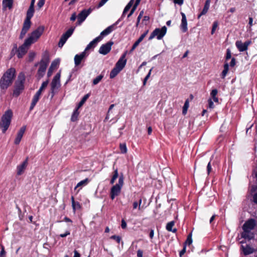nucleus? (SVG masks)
Instances as JSON below:
<instances>
[{
  "label": "nucleus",
  "mask_w": 257,
  "mask_h": 257,
  "mask_svg": "<svg viewBox=\"0 0 257 257\" xmlns=\"http://www.w3.org/2000/svg\"><path fill=\"white\" fill-rule=\"evenodd\" d=\"M118 177V170H117V169H115L114 170L113 174L112 176V178L116 180Z\"/></svg>",
  "instance_id": "55"
},
{
  "label": "nucleus",
  "mask_w": 257,
  "mask_h": 257,
  "mask_svg": "<svg viewBox=\"0 0 257 257\" xmlns=\"http://www.w3.org/2000/svg\"><path fill=\"white\" fill-rule=\"evenodd\" d=\"M186 246H185V245H183V249L179 252V256L180 257H182V256L184 255V254L186 252Z\"/></svg>",
  "instance_id": "52"
},
{
  "label": "nucleus",
  "mask_w": 257,
  "mask_h": 257,
  "mask_svg": "<svg viewBox=\"0 0 257 257\" xmlns=\"http://www.w3.org/2000/svg\"><path fill=\"white\" fill-rule=\"evenodd\" d=\"M217 93H218V90L217 89H213L211 93H210V95L212 97H215L216 96L217 94Z\"/></svg>",
  "instance_id": "53"
},
{
  "label": "nucleus",
  "mask_w": 257,
  "mask_h": 257,
  "mask_svg": "<svg viewBox=\"0 0 257 257\" xmlns=\"http://www.w3.org/2000/svg\"><path fill=\"white\" fill-rule=\"evenodd\" d=\"M88 182H89V180L88 178H86L85 179L81 181L77 184V185L75 186L74 189L76 190L78 187H79L80 186L86 185L88 183Z\"/></svg>",
  "instance_id": "34"
},
{
  "label": "nucleus",
  "mask_w": 257,
  "mask_h": 257,
  "mask_svg": "<svg viewBox=\"0 0 257 257\" xmlns=\"http://www.w3.org/2000/svg\"><path fill=\"white\" fill-rule=\"evenodd\" d=\"M108 0H101L99 3L97 8H100L102 7Z\"/></svg>",
  "instance_id": "56"
},
{
  "label": "nucleus",
  "mask_w": 257,
  "mask_h": 257,
  "mask_svg": "<svg viewBox=\"0 0 257 257\" xmlns=\"http://www.w3.org/2000/svg\"><path fill=\"white\" fill-rule=\"evenodd\" d=\"M208 107L210 108H213L214 107V103L211 99H208Z\"/></svg>",
  "instance_id": "58"
},
{
  "label": "nucleus",
  "mask_w": 257,
  "mask_h": 257,
  "mask_svg": "<svg viewBox=\"0 0 257 257\" xmlns=\"http://www.w3.org/2000/svg\"><path fill=\"white\" fill-rule=\"evenodd\" d=\"M111 239L115 240L117 243H119L121 240V237L119 236L113 235H112L110 237Z\"/></svg>",
  "instance_id": "45"
},
{
  "label": "nucleus",
  "mask_w": 257,
  "mask_h": 257,
  "mask_svg": "<svg viewBox=\"0 0 257 257\" xmlns=\"http://www.w3.org/2000/svg\"><path fill=\"white\" fill-rule=\"evenodd\" d=\"M229 69V65L227 63L224 65V69L222 72V77L223 78L226 75Z\"/></svg>",
  "instance_id": "36"
},
{
  "label": "nucleus",
  "mask_w": 257,
  "mask_h": 257,
  "mask_svg": "<svg viewBox=\"0 0 257 257\" xmlns=\"http://www.w3.org/2000/svg\"><path fill=\"white\" fill-rule=\"evenodd\" d=\"M189 100L188 99H186L185 100V103L184 104V106L183 107V110H182V113L185 115L187 113V109L189 107Z\"/></svg>",
  "instance_id": "35"
},
{
  "label": "nucleus",
  "mask_w": 257,
  "mask_h": 257,
  "mask_svg": "<svg viewBox=\"0 0 257 257\" xmlns=\"http://www.w3.org/2000/svg\"><path fill=\"white\" fill-rule=\"evenodd\" d=\"M89 96H90V94L89 93H87V94H85L82 97V98L81 99L80 101L78 103V104H77V107L78 108H79L80 107H81L83 105V104L85 102L86 100L89 98Z\"/></svg>",
  "instance_id": "30"
},
{
  "label": "nucleus",
  "mask_w": 257,
  "mask_h": 257,
  "mask_svg": "<svg viewBox=\"0 0 257 257\" xmlns=\"http://www.w3.org/2000/svg\"><path fill=\"white\" fill-rule=\"evenodd\" d=\"M60 75H61L60 71H59L55 75V76H54V77L52 80H60Z\"/></svg>",
  "instance_id": "57"
},
{
  "label": "nucleus",
  "mask_w": 257,
  "mask_h": 257,
  "mask_svg": "<svg viewBox=\"0 0 257 257\" xmlns=\"http://www.w3.org/2000/svg\"><path fill=\"white\" fill-rule=\"evenodd\" d=\"M35 12L34 8L29 7L26 15V18L25 20V22L31 23V19L33 17Z\"/></svg>",
  "instance_id": "23"
},
{
  "label": "nucleus",
  "mask_w": 257,
  "mask_h": 257,
  "mask_svg": "<svg viewBox=\"0 0 257 257\" xmlns=\"http://www.w3.org/2000/svg\"><path fill=\"white\" fill-rule=\"evenodd\" d=\"M235 45L238 50L240 52H243L246 51L247 49L246 48V45L244 43H243L240 41H237L235 42Z\"/></svg>",
  "instance_id": "25"
},
{
  "label": "nucleus",
  "mask_w": 257,
  "mask_h": 257,
  "mask_svg": "<svg viewBox=\"0 0 257 257\" xmlns=\"http://www.w3.org/2000/svg\"><path fill=\"white\" fill-rule=\"evenodd\" d=\"M92 10L89 8L87 10L84 9L82 10L77 16V25H80L85 21L87 16L91 13Z\"/></svg>",
  "instance_id": "10"
},
{
  "label": "nucleus",
  "mask_w": 257,
  "mask_h": 257,
  "mask_svg": "<svg viewBox=\"0 0 257 257\" xmlns=\"http://www.w3.org/2000/svg\"><path fill=\"white\" fill-rule=\"evenodd\" d=\"M79 108L76 107L73 111V112L71 115V120L73 122L76 121L78 119V116L79 114V112L78 111Z\"/></svg>",
  "instance_id": "28"
},
{
  "label": "nucleus",
  "mask_w": 257,
  "mask_h": 257,
  "mask_svg": "<svg viewBox=\"0 0 257 257\" xmlns=\"http://www.w3.org/2000/svg\"><path fill=\"white\" fill-rule=\"evenodd\" d=\"M120 150L121 153L124 154L127 152V148L125 144H120L119 146Z\"/></svg>",
  "instance_id": "38"
},
{
  "label": "nucleus",
  "mask_w": 257,
  "mask_h": 257,
  "mask_svg": "<svg viewBox=\"0 0 257 257\" xmlns=\"http://www.w3.org/2000/svg\"><path fill=\"white\" fill-rule=\"evenodd\" d=\"M13 0H3V9L5 10L7 8L9 9H11L13 7Z\"/></svg>",
  "instance_id": "26"
},
{
  "label": "nucleus",
  "mask_w": 257,
  "mask_h": 257,
  "mask_svg": "<svg viewBox=\"0 0 257 257\" xmlns=\"http://www.w3.org/2000/svg\"><path fill=\"white\" fill-rule=\"evenodd\" d=\"M101 40V38L100 36H98L93 39L92 41H91L85 48L84 51L85 52H87V50L90 49L92 48H93L95 46L97 43L99 42Z\"/></svg>",
  "instance_id": "22"
},
{
  "label": "nucleus",
  "mask_w": 257,
  "mask_h": 257,
  "mask_svg": "<svg viewBox=\"0 0 257 257\" xmlns=\"http://www.w3.org/2000/svg\"><path fill=\"white\" fill-rule=\"evenodd\" d=\"M131 7L129 6V5H128L127 4V5L125 7V8L123 10V13H122V14L121 16V18H123L124 16V15L125 14V13L129 11V10L131 9Z\"/></svg>",
  "instance_id": "49"
},
{
  "label": "nucleus",
  "mask_w": 257,
  "mask_h": 257,
  "mask_svg": "<svg viewBox=\"0 0 257 257\" xmlns=\"http://www.w3.org/2000/svg\"><path fill=\"white\" fill-rule=\"evenodd\" d=\"M35 55H36V54L35 52H30L29 54V56H28L29 61L30 62L34 60V59L35 57Z\"/></svg>",
  "instance_id": "44"
},
{
  "label": "nucleus",
  "mask_w": 257,
  "mask_h": 257,
  "mask_svg": "<svg viewBox=\"0 0 257 257\" xmlns=\"http://www.w3.org/2000/svg\"><path fill=\"white\" fill-rule=\"evenodd\" d=\"M136 8H137V7H136L135 6H133V8L131 10V12H130L128 15H127V17L128 18L130 17L134 14V13L135 11Z\"/></svg>",
  "instance_id": "59"
},
{
  "label": "nucleus",
  "mask_w": 257,
  "mask_h": 257,
  "mask_svg": "<svg viewBox=\"0 0 257 257\" xmlns=\"http://www.w3.org/2000/svg\"><path fill=\"white\" fill-rule=\"evenodd\" d=\"M18 80H25V75L24 72H21L19 73Z\"/></svg>",
  "instance_id": "47"
},
{
  "label": "nucleus",
  "mask_w": 257,
  "mask_h": 257,
  "mask_svg": "<svg viewBox=\"0 0 257 257\" xmlns=\"http://www.w3.org/2000/svg\"><path fill=\"white\" fill-rule=\"evenodd\" d=\"M143 37H140L135 42V43L133 44L132 49L131 50V52H133L136 47L139 45V44L143 40Z\"/></svg>",
  "instance_id": "31"
},
{
  "label": "nucleus",
  "mask_w": 257,
  "mask_h": 257,
  "mask_svg": "<svg viewBox=\"0 0 257 257\" xmlns=\"http://www.w3.org/2000/svg\"><path fill=\"white\" fill-rule=\"evenodd\" d=\"M211 171H212V167H211V163H210V161L208 163L207 166V174L209 175V174L211 172Z\"/></svg>",
  "instance_id": "51"
},
{
  "label": "nucleus",
  "mask_w": 257,
  "mask_h": 257,
  "mask_svg": "<svg viewBox=\"0 0 257 257\" xmlns=\"http://www.w3.org/2000/svg\"><path fill=\"white\" fill-rule=\"evenodd\" d=\"M240 249L242 251L244 255L250 254L255 251V250L253 248L251 247L248 244H247L246 246H244L243 245H241Z\"/></svg>",
  "instance_id": "21"
},
{
  "label": "nucleus",
  "mask_w": 257,
  "mask_h": 257,
  "mask_svg": "<svg viewBox=\"0 0 257 257\" xmlns=\"http://www.w3.org/2000/svg\"><path fill=\"white\" fill-rule=\"evenodd\" d=\"M126 52L124 53L121 57L116 62L115 67L118 69V70L121 71L125 66L126 63V59H125Z\"/></svg>",
  "instance_id": "15"
},
{
  "label": "nucleus",
  "mask_w": 257,
  "mask_h": 257,
  "mask_svg": "<svg viewBox=\"0 0 257 257\" xmlns=\"http://www.w3.org/2000/svg\"><path fill=\"white\" fill-rule=\"evenodd\" d=\"M71 200L72 201V206L73 210L75 212L76 210V207L75 206V201L74 200V196H71Z\"/></svg>",
  "instance_id": "48"
},
{
  "label": "nucleus",
  "mask_w": 257,
  "mask_h": 257,
  "mask_svg": "<svg viewBox=\"0 0 257 257\" xmlns=\"http://www.w3.org/2000/svg\"><path fill=\"white\" fill-rule=\"evenodd\" d=\"M28 160L29 158L27 157L26 159L19 165H18L17 167V175L18 176H20L22 175L24 172L25 169H26L28 164Z\"/></svg>",
  "instance_id": "14"
},
{
  "label": "nucleus",
  "mask_w": 257,
  "mask_h": 257,
  "mask_svg": "<svg viewBox=\"0 0 257 257\" xmlns=\"http://www.w3.org/2000/svg\"><path fill=\"white\" fill-rule=\"evenodd\" d=\"M31 45V44L26 39L25 40L24 44L20 46L19 48H17V45L15 44L14 45V48L12 51L11 54L14 55V50H15L18 52V57L19 58H21L26 54L29 47Z\"/></svg>",
  "instance_id": "4"
},
{
  "label": "nucleus",
  "mask_w": 257,
  "mask_h": 257,
  "mask_svg": "<svg viewBox=\"0 0 257 257\" xmlns=\"http://www.w3.org/2000/svg\"><path fill=\"white\" fill-rule=\"evenodd\" d=\"M13 81H0V87L2 90H6L12 84Z\"/></svg>",
  "instance_id": "29"
},
{
  "label": "nucleus",
  "mask_w": 257,
  "mask_h": 257,
  "mask_svg": "<svg viewBox=\"0 0 257 257\" xmlns=\"http://www.w3.org/2000/svg\"><path fill=\"white\" fill-rule=\"evenodd\" d=\"M217 27H218V23H217V22H216V21L214 22L213 24V25H212V30H211V34L212 35H213L214 33L216 28H217Z\"/></svg>",
  "instance_id": "43"
},
{
  "label": "nucleus",
  "mask_w": 257,
  "mask_h": 257,
  "mask_svg": "<svg viewBox=\"0 0 257 257\" xmlns=\"http://www.w3.org/2000/svg\"><path fill=\"white\" fill-rule=\"evenodd\" d=\"M24 81H16L13 95L14 97H18L24 89Z\"/></svg>",
  "instance_id": "9"
},
{
  "label": "nucleus",
  "mask_w": 257,
  "mask_h": 257,
  "mask_svg": "<svg viewBox=\"0 0 257 257\" xmlns=\"http://www.w3.org/2000/svg\"><path fill=\"white\" fill-rule=\"evenodd\" d=\"M88 54L85 51H83L79 54H77L74 57V63L75 66H78L81 62L83 58L87 56Z\"/></svg>",
  "instance_id": "17"
},
{
  "label": "nucleus",
  "mask_w": 257,
  "mask_h": 257,
  "mask_svg": "<svg viewBox=\"0 0 257 257\" xmlns=\"http://www.w3.org/2000/svg\"><path fill=\"white\" fill-rule=\"evenodd\" d=\"M210 0H206L205 1L204 8L200 14L198 15V19H199L202 16L205 15L207 13L210 7Z\"/></svg>",
  "instance_id": "24"
},
{
  "label": "nucleus",
  "mask_w": 257,
  "mask_h": 257,
  "mask_svg": "<svg viewBox=\"0 0 257 257\" xmlns=\"http://www.w3.org/2000/svg\"><path fill=\"white\" fill-rule=\"evenodd\" d=\"M31 23L25 22H24L23 28L19 37L20 39H23L25 37V35L29 30L31 27Z\"/></svg>",
  "instance_id": "19"
},
{
  "label": "nucleus",
  "mask_w": 257,
  "mask_h": 257,
  "mask_svg": "<svg viewBox=\"0 0 257 257\" xmlns=\"http://www.w3.org/2000/svg\"><path fill=\"white\" fill-rule=\"evenodd\" d=\"M16 70L14 68L8 69L4 74L1 80H13L15 77Z\"/></svg>",
  "instance_id": "11"
},
{
  "label": "nucleus",
  "mask_w": 257,
  "mask_h": 257,
  "mask_svg": "<svg viewBox=\"0 0 257 257\" xmlns=\"http://www.w3.org/2000/svg\"><path fill=\"white\" fill-rule=\"evenodd\" d=\"M241 237L244 239H247L248 240H251L254 238V235L253 233L249 232L246 233L245 232H243L241 233Z\"/></svg>",
  "instance_id": "27"
},
{
  "label": "nucleus",
  "mask_w": 257,
  "mask_h": 257,
  "mask_svg": "<svg viewBox=\"0 0 257 257\" xmlns=\"http://www.w3.org/2000/svg\"><path fill=\"white\" fill-rule=\"evenodd\" d=\"M192 232H190L187 236V238L185 241V242L183 243V245H185L186 246L187 245H190L192 243Z\"/></svg>",
  "instance_id": "32"
},
{
  "label": "nucleus",
  "mask_w": 257,
  "mask_h": 257,
  "mask_svg": "<svg viewBox=\"0 0 257 257\" xmlns=\"http://www.w3.org/2000/svg\"><path fill=\"white\" fill-rule=\"evenodd\" d=\"M75 28L72 27L70 28L65 33H64L59 40L58 43V46L60 48H62L64 44L67 41V39L72 35L74 31Z\"/></svg>",
  "instance_id": "7"
},
{
  "label": "nucleus",
  "mask_w": 257,
  "mask_h": 257,
  "mask_svg": "<svg viewBox=\"0 0 257 257\" xmlns=\"http://www.w3.org/2000/svg\"><path fill=\"white\" fill-rule=\"evenodd\" d=\"M70 234V232L68 230H67L66 231L65 233H63V234H60L59 235V236L61 237H66L67 235H69Z\"/></svg>",
  "instance_id": "62"
},
{
  "label": "nucleus",
  "mask_w": 257,
  "mask_h": 257,
  "mask_svg": "<svg viewBox=\"0 0 257 257\" xmlns=\"http://www.w3.org/2000/svg\"><path fill=\"white\" fill-rule=\"evenodd\" d=\"M58 64H59V61L58 60H55L52 62L50 67H51V69L56 70L57 68Z\"/></svg>",
  "instance_id": "40"
},
{
  "label": "nucleus",
  "mask_w": 257,
  "mask_h": 257,
  "mask_svg": "<svg viewBox=\"0 0 257 257\" xmlns=\"http://www.w3.org/2000/svg\"><path fill=\"white\" fill-rule=\"evenodd\" d=\"M41 95V93L37 91L32 99L31 105L30 107V110H32L35 106V105H36L37 103L38 102L40 99Z\"/></svg>",
  "instance_id": "20"
},
{
  "label": "nucleus",
  "mask_w": 257,
  "mask_h": 257,
  "mask_svg": "<svg viewBox=\"0 0 257 257\" xmlns=\"http://www.w3.org/2000/svg\"><path fill=\"white\" fill-rule=\"evenodd\" d=\"M49 81H43L40 88L38 90L42 93V91L47 87Z\"/></svg>",
  "instance_id": "39"
},
{
  "label": "nucleus",
  "mask_w": 257,
  "mask_h": 257,
  "mask_svg": "<svg viewBox=\"0 0 257 257\" xmlns=\"http://www.w3.org/2000/svg\"><path fill=\"white\" fill-rule=\"evenodd\" d=\"M123 180L124 177L123 175L121 174L119 177L118 183L113 185L111 187L110 189V198L112 200H113L116 196H118L120 194L121 188L123 185Z\"/></svg>",
  "instance_id": "3"
},
{
  "label": "nucleus",
  "mask_w": 257,
  "mask_h": 257,
  "mask_svg": "<svg viewBox=\"0 0 257 257\" xmlns=\"http://www.w3.org/2000/svg\"><path fill=\"white\" fill-rule=\"evenodd\" d=\"M22 137L18 135H17V137L15 140L14 143L15 145H18L20 144L21 140H22Z\"/></svg>",
  "instance_id": "46"
},
{
  "label": "nucleus",
  "mask_w": 257,
  "mask_h": 257,
  "mask_svg": "<svg viewBox=\"0 0 257 257\" xmlns=\"http://www.w3.org/2000/svg\"><path fill=\"white\" fill-rule=\"evenodd\" d=\"M13 116V111L11 109L7 110L3 114L0 119V128L3 134L9 128Z\"/></svg>",
  "instance_id": "1"
},
{
  "label": "nucleus",
  "mask_w": 257,
  "mask_h": 257,
  "mask_svg": "<svg viewBox=\"0 0 257 257\" xmlns=\"http://www.w3.org/2000/svg\"><path fill=\"white\" fill-rule=\"evenodd\" d=\"M44 31V27L43 26H40L37 28L35 30L31 33L29 37L26 39L31 44L37 41L40 37Z\"/></svg>",
  "instance_id": "5"
},
{
  "label": "nucleus",
  "mask_w": 257,
  "mask_h": 257,
  "mask_svg": "<svg viewBox=\"0 0 257 257\" xmlns=\"http://www.w3.org/2000/svg\"><path fill=\"white\" fill-rule=\"evenodd\" d=\"M120 70H118L117 68L114 67L113 69L111 70L110 73V78L112 79L115 76L117 75V74L120 72Z\"/></svg>",
  "instance_id": "33"
},
{
  "label": "nucleus",
  "mask_w": 257,
  "mask_h": 257,
  "mask_svg": "<svg viewBox=\"0 0 257 257\" xmlns=\"http://www.w3.org/2000/svg\"><path fill=\"white\" fill-rule=\"evenodd\" d=\"M49 63V57L48 53H45L40 62L39 63H36L35 66H37L39 64V68L37 72V77L39 79L42 78L45 74L46 68Z\"/></svg>",
  "instance_id": "2"
},
{
  "label": "nucleus",
  "mask_w": 257,
  "mask_h": 257,
  "mask_svg": "<svg viewBox=\"0 0 257 257\" xmlns=\"http://www.w3.org/2000/svg\"><path fill=\"white\" fill-rule=\"evenodd\" d=\"M167 27L166 26H163L161 29L156 28L155 29L153 32L151 34L149 40H151L153 39L155 37H157L158 40L162 39L164 36L166 35L167 32Z\"/></svg>",
  "instance_id": "6"
},
{
  "label": "nucleus",
  "mask_w": 257,
  "mask_h": 257,
  "mask_svg": "<svg viewBox=\"0 0 257 257\" xmlns=\"http://www.w3.org/2000/svg\"><path fill=\"white\" fill-rule=\"evenodd\" d=\"M231 54L230 51L229 50V49H227L226 59L228 60L231 58Z\"/></svg>",
  "instance_id": "60"
},
{
  "label": "nucleus",
  "mask_w": 257,
  "mask_h": 257,
  "mask_svg": "<svg viewBox=\"0 0 257 257\" xmlns=\"http://www.w3.org/2000/svg\"><path fill=\"white\" fill-rule=\"evenodd\" d=\"M143 250H142L141 249H139L137 251V256L138 257H143Z\"/></svg>",
  "instance_id": "64"
},
{
  "label": "nucleus",
  "mask_w": 257,
  "mask_h": 257,
  "mask_svg": "<svg viewBox=\"0 0 257 257\" xmlns=\"http://www.w3.org/2000/svg\"><path fill=\"white\" fill-rule=\"evenodd\" d=\"M181 14L182 16V20L180 27L181 31L185 33L188 30L187 19L184 13L181 12Z\"/></svg>",
  "instance_id": "18"
},
{
  "label": "nucleus",
  "mask_w": 257,
  "mask_h": 257,
  "mask_svg": "<svg viewBox=\"0 0 257 257\" xmlns=\"http://www.w3.org/2000/svg\"><path fill=\"white\" fill-rule=\"evenodd\" d=\"M26 126H23L22 127H21L20 130L18 132L17 135L23 137V136L25 133V132L26 131Z\"/></svg>",
  "instance_id": "41"
},
{
  "label": "nucleus",
  "mask_w": 257,
  "mask_h": 257,
  "mask_svg": "<svg viewBox=\"0 0 257 257\" xmlns=\"http://www.w3.org/2000/svg\"><path fill=\"white\" fill-rule=\"evenodd\" d=\"M256 225V221L253 218H249L246 220L242 225V229L243 232L249 233L250 231L253 229Z\"/></svg>",
  "instance_id": "8"
},
{
  "label": "nucleus",
  "mask_w": 257,
  "mask_h": 257,
  "mask_svg": "<svg viewBox=\"0 0 257 257\" xmlns=\"http://www.w3.org/2000/svg\"><path fill=\"white\" fill-rule=\"evenodd\" d=\"M6 252L5 250L4 246H2V249L0 252V257H6Z\"/></svg>",
  "instance_id": "54"
},
{
  "label": "nucleus",
  "mask_w": 257,
  "mask_h": 257,
  "mask_svg": "<svg viewBox=\"0 0 257 257\" xmlns=\"http://www.w3.org/2000/svg\"><path fill=\"white\" fill-rule=\"evenodd\" d=\"M113 44L112 41H109L107 43L101 46L99 49V53L101 54L105 55L108 54L111 49V46Z\"/></svg>",
  "instance_id": "13"
},
{
  "label": "nucleus",
  "mask_w": 257,
  "mask_h": 257,
  "mask_svg": "<svg viewBox=\"0 0 257 257\" xmlns=\"http://www.w3.org/2000/svg\"><path fill=\"white\" fill-rule=\"evenodd\" d=\"M144 15V11H142L140 12L138 17V18H137V23H136V27H138L139 26V24L140 22V20L141 19V18H142L143 16Z\"/></svg>",
  "instance_id": "42"
},
{
  "label": "nucleus",
  "mask_w": 257,
  "mask_h": 257,
  "mask_svg": "<svg viewBox=\"0 0 257 257\" xmlns=\"http://www.w3.org/2000/svg\"><path fill=\"white\" fill-rule=\"evenodd\" d=\"M120 21V19H119L117 21H116L114 24L113 25L108 27L107 28H106L104 30L102 31L100 33V35L99 36L102 38V36H105L108 34H109L112 31L115 30V26L116 25L118 24V22Z\"/></svg>",
  "instance_id": "16"
},
{
  "label": "nucleus",
  "mask_w": 257,
  "mask_h": 257,
  "mask_svg": "<svg viewBox=\"0 0 257 257\" xmlns=\"http://www.w3.org/2000/svg\"><path fill=\"white\" fill-rule=\"evenodd\" d=\"M121 226L122 229H124L126 227V223L123 219L121 220Z\"/></svg>",
  "instance_id": "63"
},
{
  "label": "nucleus",
  "mask_w": 257,
  "mask_h": 257,
  "mask_svg": "<svg viewBox=\"0 0 257 257\" xmlns=\"http://www.w3.org/2000/svg\"><path fill=\"white\" fill-rule=\"evenodd\" d=\"M174 224H175V221H171L168 222L166 226V229L168 231H171V230H172V227L174 225Z\"/></svg>",
  "instance_id": "37"
},
{
  "label": "nucleus",
  "mask_w": 257,
  "mask_h": 257,
  "mask_svg": "<svg viewBox=\"0 0 257 257\" xmlns=\"http://www.w3.org/2000/svg\"><path fill=\"white\" fill-rule=\"evenodd\" d=\"M61 87L60 81H52L51 83V90L50 94L51 99H52L54 95L57 93Z\"/></svg>",
  "instance_id": "12"
},
{
  "label": "nucleus",
  "mask_w": 257,
  "mask_h": 257,
  "mask_svg": "<svg viewBox=\"0 0 257 257\" xmlns=\"http://www.w3.org/2000/svg\"><path fill=\"white\" fill-rule=\"evenodd\" d=\"M45 0H39L37 6L39 9L41 8L45 4Z\"/></svg>",
  "instance_id": "50"
},
{
  "label": "nucleus",
  "mask_w": 257,
  "mask_h": 257,
  "mask_svg": "<svg viewBox=\"0 0 257 257\" xmlns=\"http://www.w3.org/2000/svg\"><path fill=\"white\" fill-rule=\"evenodd\" d=\"M54 70H55L54 69H51V67H49V68L48 69V73H47L48 77H50L52 75V74Z\"/></svg>",
  "instance_id": "61"
}]
</instances>
